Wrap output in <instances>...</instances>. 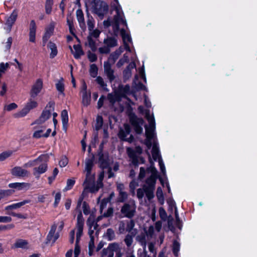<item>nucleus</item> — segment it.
Wrapping results in <instances>:
<instances>
[{
  "mask_svg": "<svg viewBox=\"0 0 257 257\" xmlns=\"http://www.w3.org/2000/svg\"><path fill=\"white\" fill-rule=\"evenodd\" d=\"M94 217L91 215L87 220V225L88 226V234L90 237H95L98 234L97 224L95 222Z\"/></svg>",
  "mask_w": 257,
  "mask_h": 257,
  "instance_id": "9b49d317",
  "label": "nucleus"
},
{
  "mask_svg": "<svg viewBox=\"0 0 257 257\" xmlns=\"http://www.w3.org/2000/svg\"><path fill=\"white\" fill-rule=\"evenodd\" d=\"M61 116L63 129L66 131L68 122V116L67 111L66 110H62V111L61 112Z\"/></svg>",
  "mask_w": 257,
  "mask_h": 257,
  "instance_id": "c9c22d12",
  "label": "nucleus"
},
{
  "mask_svg": "<svg viewBox=\"0 0 257 257\" xmlns=\"http://www.w3.org/2000/svg\"><path fill=\"white\" fill-rule=\"evenodd\" d=\"M67 25L69 26V31L70 32L73 34L74 35V33L73 32V31L74 30V26H73V23L72 20H71V18L67 17Z\"/></svg>",
  "mask_w": 257,
  "mask_h": 257,
  "instance_id": "bf43d9fd",
  "label": "nucleus"
},
{
  "mask_svg": "<svg viewBox=\"0 0 257 257\" xmlns=\"http://www.w3.org/2000/svg\"><path fill=\"white\" fill-rule=\"evenodd\" d=\"M43 83L41 79H38L32 85L30 92V97L35 98L41 92L43 88Z\"/></svg>",
  "mask_w": 257,
  "mask_h": 257,
  "instance_id": "2eb2a0df",
  "label": "nucleus"
},
{
  "mask_svg": "<svg viewBox=\"0 0 257 257\" xmlns=\"http://www.w3.org/2000/svg\"><path fill=\"white\" fill-rule=\"evenodd\" d=\"M55 26V23L52 22L46 28L45 33L43 37V45L44 46H45L50 37L53 35Z\"/></svg>",
  "mask_w": 257,
  "mask_h": 257,
  "instance_id": "6ab92c4d",
  "label": "nucleus"
},
{
  "mask_svg": "<svg viewBox=\"0 0 257 257\" xmlns=\"http://www.w3.org/2000/svg\"><path fill=\"white\" fill-rule=\"evenodd\" d=\"M123 51V48L122 47H120L117 50L110 55L108 61L110 62L111 64H114Z\"/></svg>",
  "mask_w": 257,
  "mask_h": 257,
  "instance_id": "a878e982",
  "label": "nucleus"
},
{
  "mask_svg": "<svg viewBox=\"0 0 257 257\" xmlns=\"http://www.w3.org/2000/svg\"><path fill=\"white\" fill-rule=\"evenodd\" d=\"M72 53H73L74 57L76 59H79L81 56L84 54V53L82 50V48L79 45H74L73 46V48L74 49V51H73L71 46L69 47Z\"/></svg>",
  "mask_w": 257,
  "mask_h": 257,
  "instance_id": "cd10ccee",
  "label": "nucleus"
},
{
  "mask_svg": "<svg viewBox=\"0 0 257 257\" xmlns=\"http://www.w3.org/2000/svg\"><path fill=\"white\" fill-rule=\"evenodd\" d=\"M127 198V194L126 192L123 191L119 193L118 200L119 202H124Z\"/></svg>",
  "mask_w": 257,
  "mask_h": 257,
  "instance_id": "680f3d73",
  "label": "nucleus"
},
{
  "mask_svg": "<svg viewBox=\"0 0 257 257\" xmlns=\"http://www.w3.org/2000/svg\"><path fill=\"white\" fill-rule=\"evenodd\" d=\"M36 25L34 20H32L30 22V28H29V40L30 42L32 43L35 42L36 40Z\"/></svg>",
  "mask_w": 257,
  "mask_h": 257,
  "instance_id": "412c9836",
  "label": "nucleus"
},
{
  "mask_svg": "<svg viewBox=\"0 0 257 257\" xmlns=\"http://www.w3.org/2000/svg\"><path fill=\"white\" fill-rule=\"evenodd\" d=\"M89 31V33L88 36H90V37L93 38L95 39H97V38L99 36L100 33V32L97 29H92V30Z\"/></svg>",
  "mask_w": 257,
  "mask_h": 257,
  "instance_id": "603ef678",
  "label": "nucleus"
},
{
  "mask_svg": "<svg viewBox=\"0 0 257 257\" xmlns=\"http://www.w3.org/2000/svg\"><path fill=\"white\" fill-rule=\"evenodd\" d=\"M96 82L98 84H99L100 87L104 90L107 91V89L106 88V85L103 79L100 76H98L96 78Z\"/></svg>",
  "mask_w": 257,
  "mask_h": 257,
  "instance_id": "5fc2aeb1",
  "label": "nucleus"
},
{
  "mask_svg": "<svg viewBox=\"0 0 257 257\" xmlns=\"http://www.w3.org/2000/svg\"><path fill=\"white\" fill-rule=\"evenodd\" d=\"M111 62L108 61L104 63V71L110 80L114 78L113 71L111 68Z\"/></svg>",
  "mask_w": 257,
  "mask_h": 257,
  "instance_id": "393cba45",
  "label": "nucleus"
},
{
  "mask_svg": "<svg viewBox=\"0 0 257 257\" xmlns=\"http://www.w3.org/2000/svg\"><path fill=\"white\" fill-rule=\"evenodd\" d=\"M90 240L88 244L89 254L92 255L94 248V238L95 237H90Z\"/></svg>",
  "mask_w": 257,
  "mask_h": 257,
  "instance_id": "8fccbe9b",
  "label": "nucleus"
},
{
  "mask_svg": "<svg viewBox=\"0 0 257 257\" xmlns=\"http://www.w3.org/2000/svg\"><path fill=\"white\" fill-rule=\"evenodd\" d=\"M107 98L109 102L113 104L116 101L118 100V96L116 93H109L107 96Z\"/></svg>",
  "mask_w": 257,
  "mask_h": 257,
  "instance_id": "c03bdc74",
  "label": "nucleus"
},
{
  "mask_svg": "<svg viewBox=\"0 0 257 257\" xmlns=\"http://www.w3.org/2000/svg\"><path fill=\"white\" fill-rule=\"evenodd\" d=\"M48 47L51 51L50 54V57L51 58H53L57 54V50L56 44L52 42H49L48 44Z\"/></svg>",
  "mask_w": 257,
  "mask_h": 257,
  "instance_id": "e433bc0d",
  "label": "nucleus"
},
{
  "mask_svg": "<svg viewBox=\"0 0 257 257\" xmlns=\"http://www.w3.org/2000/svg\"><path fill=\"white\" fill-rule=\"evenodd\" d=\"M90 7L92 11L101 19L108 11V6L101 0H93Z\"/></svg>",
  "mask_w": 257,
  "mask_h": 257,
  "instance_id": "423d86ee",
  "label": "nucleus"
},
{
  "mask_svg": "<svg viewBox=\"0 0 257 257\" xmlns=\"http://www.w3.org/2000/svg\"><path fill=\"white\" fill-rule=\"evenodd\" d=\"M96 41L97 39L91 38L90 36H87L85 45L86 46L89 47L92 51L95 52L97 50Z\"/></svg>",
  "mask_w": 257,
  "mask_h": 257,
  "instance_id": "bb28decb",
  "label": "nucleus"
},
{
  "mask_svg": "<svg viewBox=\"0 0 257 257\" xmlns=\"http://www.w3.org/2000/svg\"><path fill=\"white\" fill-rule=\"evenodd\" d=\"M110 201V198H104L102 199L100 205V213H102V211L104 208H105L106 207L107 204L108 202Z\"/></svg>",
  "mask_w": 257,
  "mask_h": 257,
  "instance_id": "13d9d810",
  "label": "nucleus"
},
{
  "mask_svg": "<svg viewBox=\"0 0 257 257\" xmlns=\"http://www.w3.org/2000/svg\"><path fill=\"white\" fill-rule=\"evenodd\" d=\"M28 244V242L26 240L18 239L16 240L14 246L16 248L27 249L29 247Z\"/></svg>",
  "mask_w": 257,
  "mask_h": 257,
  "instance_id": "c756f323",
  "label": "nucleus"
},
{
  "mask_svg": "<svg viewBox=\"0 0 257 257\" xmlns=\"http://www.w3.org/2000/svg\"><path fill=\"white\" fill-rule=\"evenodd\" d=\"M77 19L79 23L80 27L82 29L85 28V24L84 22V18L83 12L80 10H78L76 11Z\"/></svg>",
  "mask_w": 257,
  "mask_h": 257,
  "instance_id": "7c9ffc66",
  "label": "nucleus"
},
{
  "mask_svg": "<svg viewBox=\"0 0 257 257\" xmlns=\"http://www.w3.org/2000/svg\"><path fill=\"white\" fill-rule=\"evenodd\" d=\"M82 103L85 106H88L91 101V92L88 91V92H84L82 93Z\"/></svg>",
  "mask_w": 257,
  "mask_h": 257,
  "instance_id": "72a5a7b5",
  "label": "nucleus"
},
{
  "mask_svg": "<svg viewBox=\"0 0 257 257\" xmlns=\"http://www.w3.org/2000/svg\"><path fill=\"white\" fill-rule=\"evenodd\" d=\"M99 162L100 164L101 167L103 168H106L108 166L107 157H104L102 154L99 156Z\"/></svg>",
  "mask_w": 257,
  "mask_h": 257,
  "instance_id": "37998d69",
  "label": "nucleus"
},
{
  "mask_svg": "<svg viewBox=\"0 0 257 257\" xmlns=\"http://www.w3.org/2000/svg\"><path fill=\"white\" fill-rule=\"evenodd\" d=\"M130 121L135 132L138 134H141L143 130L142 127L144 124L143 119L136 116H132Z\"/></svg>",
  "mask_w": 257,
  "mask_h": 257,
  "instance_id": "dca6fc26",
  "label": "nucleus"
},
{
  "mask_svg": "<svg viewBox=\"0 0 257 257\" xmlns=\"http://www.w3.org/2000/svg\"><path fill=\"white\" fill-rule=\"evenodd\" d=\"M95 21L92 17H88L87 24L89 31H91L94 28Z\"/></svg>",
  "mask_w": 257,
  "mask_h": 257,
  "instance_id": "de8ad7c7",
  "label": "nucleus"
},
{
  "mask_svg": "<svg viewBox=\"0 0 257 257\" xmlns=\"http://www.w3.org/2000/svg\"><path fill=\"white\" fill-rule=\"evenodd\" d=\"M53 4V0H46L45 5V11L47 14H50L52 11V6Z\"/></svg>",
  "mask_w": 257,
  "mask_h": 257,
  "instance_id": "a18cd8bd",
  "label": "nucleus"
},
{
  "mask_svg": "<svg viewBox=\"0 0 257 257\" xmlns=\"http://www.w3.org/2000/svg\"><path fill=\"white\" fill-rule=\"evenodd\" d=\"M122 18L123 19V21L124 22V24H121L120 23L118 22L115 27L116 24L115 23V15L114 16V21L112 23V27L113 29L114 33L115 35H117L118 32L120 31L121 36L123 39L125 49L127 51L131 52V50L128 45L127 42H132V38H131L129 34L126 33L124 30V27H127V25L126 20L124 19L123 13Z\"/></svg>",
  "mask_w": 257,
  "mask_h": 257,
  "instance_id": "20e7f679",
  "label": "nucleus"
},
{
  "mask_svg": "<svg viewBox=\"0 0 257 257\" xmlns=\"http://www.w3.org/2000/svg\"><path fill=\"white\" fill-rule=\"evenodd\" d=\"M30 202L29 200H25L22 202L15 203L12 204L11 205H9L5 208L6 210H11V209H16L18 208L21 207V206L25 205L26 204L29 203Z\"/></svg>",
  "mask_w": 257,
  "mask_h": 257,
  "instance_id": "2f4dec72",
  "label": "nucleus"
},
{
  "mask_svg": "<svg viewBox=\"0 0 257 257\" xmlns=\"http://www.w3.org/2000/svg\"><path fill=\"white\" fill-rule=\"evenodd\" d=\"M131 132V128L128 124H125L124 125V129H121L119 132V137L120 139L123 141H127L130 143L132 142L133 140V137L130 135L129 138H127V136L130 135Z\"/></svg>",
  "mask_w": 257,
  "mask_h": 257,
  "instance_id": "f3484780",
  "label": "nucleus"
},
{
  "mask_svg": "<svg viewBox=\"0 0 257 257\" xmlns=\"http://www.w3.org/2000/svg\"><path fill=\"white\" fill-rule=\"evenodd\" d=\"M135 225V221L133 220H122L118 223L117 233L119 234H124L128 232L133 235L137 234V229L134 228Z\"/></svg>",
  "mask_w": 257,
  "mask_h": 257,
  "instance_id": "39448f33",
  "label": "nucleus"
},
{
  "mask_svg": "<svg viewBox=\"0 0 257 257\" xmlns=\"http://www.w3.org/2000/svg\"><path fill=\"white\" fill-rule=\"evenodd\" d=\"M13 154L12 151H5L0 154V161H3L9 157H10Z\"/></svg>",
  "mask_w": 257,
  "mask_h": 257,
  "instance_id": "09e8293b",
  "label": "nucleus"
},
{
  "mask_svg": "<svg viewBox=\"0 0 257 257\" xmlns=\"http://www.w3.org/2000/svg\"><path fill=\"white\" fill-rule=\"evenodd\" d=\"M137 206L134 201H131L123 204L120 212L123 216L128 218H133L136 213Z\"/></svg>",
  "mask_w": 257,
  "mask_h": 257,
  "instance_id": "1a4fd4ad",
  "label": "nucleus"
},
{
  "mask_svg": "<svg viewBox=\"0 0 257 257\" xmlns=\"http://www.w3.org/2000/svg\"><path fill=\"white\" fill-rule=\"evenodd\" d=\"M180 243L176 240H174L173 244V251L175 256H177L180 250Z\"/></svg>",
  "mask_w": 257,
  "mask_h": 257,
  "instance_id": "3c124183",
  "label": "nucleus"
},
{
  "mask_svg": "<svg viewBox=\"0 0 257 257\" xmlns=\"http://www.w3.org/2000/svg\"><path fill=\"white\" fill-rule=\"evenodd\" d=\"M134 235L131 234H127L124 239V241L127 247H130L133 243V238Z\"/></svg>",
  "mask_w": 257,
  "mask_h": 257,
  "instance_id": "49530a36",
  "label": "nucleus"
},
{
  "mask_svg": "<svg viewBox=\"0 0 257 257\" xmlns=\"http://www.w3.org/2000/svg\"><path fill=\"white\" fill-rule=\"evenodd\" d=\"M42 163L38 167H35L33 169V174L37 179L40 177L41 174L46 172L48 169L47 162L43 161Z\"/></svg>",
  "mask_w": 257,
  "mask_h": 257,
  "instance_id": "aec40b11",
  "label": "nucleus"
},
{
  "mask_svg": "<svg viewBox=\"0 0 257 257\" xmlns=\"http://www.w3.org/2000/svg\"><path fill=\"white\" fill-rule=\"evenodd\" d=\"M18 15V13L17 10H14L10 15V16L8 17L6 20V25H7L10 29H11L12 26L15 23Z\"/></svg>",
  "mask_w": 257,
  "mask_h": 257,
  "instance_id": "5701e85b",
  "label": "nucleus"
},
{
  "mask_svg": "<svg viewBox=\"0 0 257 257\" xmlns=\"http://www.w3.org/2000/svg\"><path fill=\"white\" fill-rule=\"evenodd\" d=\"M93 166V160L92 159H86L85 162V172H86V178L83 183L85 189H88L91 192V188L96 187L94 184L95 174L91 172Z\"/></svg>",
  "mask_w": 257,
  "mask_h": 257,
  "instance_id": "7ed1b4c3",
  "label": "nucleus"
},
{
  "mask_svg": "<svg viewBox=\"0 0 257 257\" xmlns=\"http://www.w3.org/2000/svg\"><path fill=\"white\" fill-rule=\"evenodd\" d=\"M127 153L129 157L132 160L134 164H136L138 162V154L136 152L131 148L127 149Z\"/></svg>",
  "mask_w": 257,
  "mask_h": 257,
  "instance_id": "4c0bfd02",
  "label": "nucleus"
},
{
  "mask_svg": "<svg viewBox=\"0 0 257 257\" xmlns=\"http://www.w3.org/2000/svg\"><path fill=\"white\" fill-rule=\"evenodd\" d=\"M128 56L126 54H124L122 58H121L119 61L117 62L116 65L118 67H120L128 61Z\"/></svg>",
  "mask_w": 257,
  "mask_h": 257,
  "instance_id": "864d4df0",
  "label": "nucleus"
},
{
  "mask_svg": "<svg viewBox=\"0 0 257 257\" xmlns=\"http://www.w3.org/2000/svg\"><path fill=\"white\" fill-rule=\"evenodd\" d=\"M11 173L13 175L17 177H25L29 175V172L20 167H16L12 169Z\"/></svg>",
  "mask_w": 257,
  "mask_h": 257,
  "instance_id": "4be33fe9",
  "label": "nucleus"
},
{
  "mask_svg": "<svg viewBox=\"0 0 257 257\" xmlns=\"http://www.w3.org/2000/svg\"><path fill=\"white\" fill-rule=\"evenodd\" d=\"M135 67L136 64L135 62H132L129 64L126 68L123 71L124 77L125 79H128L131 76V70Z\"/></svg>",
  "mask_w": 257,
  "mask_h": 257,
  "instance_id": "473e14b6",
  "label": "nucleus"
},
{
  "mask_svg": "<svg viewBox=\"0 0 257 257\" xmlns=\"http://www.w3.org/2000/svg\"><path fill=\"white\" fill-rule=\"evenodd\" d=\"M18 107V105L15 103H12L4 106V110L10 111L12 110L15 109Z\"/></svg>",
  "mask_w": 257,
  "mask_h": 257,
  "instance_id": "4d7b16f0",
  "label": "nucleus"
},
{
  "mask_svg": "<svg viewBox=\"0 0 257 257\" xmlns=\"http://www.w3.org/2000/svg\"><path fill=\"white\" fill-rule=\"evenodd\" d=\"M103 124V119L100 116H97L96 118V122L95 124V128L97 130H99Z\"/></svg>",
  "mask_w": 257,
  "mask_h": 257,
  "instance_id": "052dcab7",
  "label": "nucleus"
},
{
  "mask_svg": "<svg viewBox=\"0 0 257 257\" xmlns=\"http://www.w3.org/2000/svg\"><path fill=\"white\" fill-rule=\"evenodd\" d=\"M103 43L109 48L114 47L117 45V40L115 38L111 37H108L105 39L103 41Z\"/></svg>",
  "mask_w": 257,
  "mask_h": 257,
  "instance_id": "f704fd0d",
  "label": "nucleus"
},
{
  "mask_svg": "<svg viewBox=\"0 0 257 257\" xmlns=\"http://www.w3.org/2000/svg\"><path fill=\"white\" fill-rule=\"evenodd\" d=\"M98 69L95 64H92L90 66V74L93 77H95L97 74Z\"/></svg>",
  "mask_w": 257,
  "mask_h": 257,
  "instance_id": "6e6d98bb",
  "label": "nucleus"
},
{
  "mask_svg": "<svg viewBox=\"0 0 257 257\" xmlns=\"http://www.w3.org/2000/svg\"><path fill=\"white\" fill-rule=\"evenodd\" d=\"M149 159H150V162L151 164L150 167L148 169V170L150 171L152 174L151 176L147 179V180H151L152 179V181H154L155 183H156V179L157 177V170L154 166V163L153 162L152 159L150 157V154L148 153Z\"/></svg>",
  "mask_w": 257,
  "mask_h": 257,
  "instance_id": "b1692460",
  "label": "nucleus"
},
{
  "mask_svg": "<svg viewBox=\"0 0 257 257\" xmlns=\"http://www.w3.org/2000/svg\"><path fill=\"white\" fill-rule=\"evenodd\" d=\"M145 191H144V188L143 189H138L137 190V197L139 199H142L144 196V193H145Z\"/></svg>",
  "mask_w": 257,
  "mask_h": 257,
  "instance_id": "774afa93",
  "label": "nucleus"
},
{
  "mask_svg": "<svg viewBox=\"0 0 257 257\" xmlns=\"http://www.w3.org/2000/svg\"><path fill=\"white\" fill-rule=\"evenodd\" d=\"M84 219L83 218L81 212L80 211L77 217V223L75 228L72 230L70 232V242L73 243L74 240L75 234L76 233V239L74 249V257H77L80 253V247L78 243L80 240L81 237L83 234V230L84 226Z\"/></svg>",
  "mask_w": 257,
  "mask_h": 257,
  "instance_id": "f03ea898",
  "label": "nucleus"
},
{
  "mask_svg": "<svg viewBox=\"0 0 257 257\" xmlns=\"http://www.w3.org/2000/svg\"><path fill=\"white\" fill-rule=\"evenodd\" d=\"M98 51L100 54H108L110 52V48L105 45L98 49Z\"/></svg>",
  "mask_w": 257,
  "mask_h": 257,
  "instance_id": "0e129e2a",
  "label": "nucleus"
},
{
  "mask_svg": "<svg viewBox=\"0 0 257 257\" xmlns=\"http://www.w3.org/2000/svg\"><path fill=\"white\" fill-rule=\"evenodd\" d=\"M145 114L146 117L149 122V125H146L145 126L146 131L145 134L146 137L145 143L148 147V149H151L152 146L153 145L152 151V157L154 161H157L158 160L160 170L163 175H165V166L161 158L159 148V144L156 139L155 118L154 116L153 115H151L149 113V111L148 110L146 111Z\"/></svg>",
  "mask_w": 257,
  "mask_h": 257,
  "instance_id": "f257e3e1",
  "label": "nucleus"
},
{
  "mask_svg": "<svg viewBox=\"0 0 257 257\" xmlns=\"http://www.w3.org/2000/svg\"><path fill=\"white\" fill-rule=\"evenodd\" d=\"M49 156L48 154H43L40 156L37 159L31 160L27 162L24 165V167H31L35 166L37 165H38L40 163L42 162L43 161L47 162L48 161Z\"/></svg>",
  "mask_w": 257,
  "mask_h": 257,
  "instance_id": "a211bd4d",
  "label": "nucleus"
},
{
  "mask_svg": "<svg viewBox=\"0 0 257 257\" xmlns=\"http://www.w3.org/2000/svg\"><path fill=\"white\" fill-rule=\"evenodd\" d=\"M87 56L89 60L91 62H95L97 60V56L96 54L90 51L87 52Z\"/></svg>",
  "mask_w": 257,
  "mask_h": 257,
  "instance_id": "69168bd1",
  "label": "nucleus"
},
{
  "mask_svg": "<svg viewBox=\"0 0 257 257\" xmlns=\"http://www.w3.org/2000/svg\"><path fill=\"white\" fill-rule=\"evenodd\" d=\"M75 182V181L74 179H68L67 181V185H66V186L65 187L64 190L67 191V190L71 189L72 188V187H73V186L74 185Z\"/></svg>",
  "mask_w": 257,
  "mask_h": 257,
  "instance_id": "e2e57ef3",
  "label": "nucleus"
},
{
  "mask_svg": "<svg viewBox=\"0 0 257 257\" xmlns=\"http://www.w3.org/2000/svg\"><path fill=\"white\" fill-rule=\"evenodd\" d=\"M68 159L66 157L63 156L61 158V160L59 162V165L61 167H64L68 164Z\"/></svg>",
  "mask_w": 257,
  "mask_h": 257,
  "instance_id": "338daca9",
  "label": "nucleus"
},
{
  "mask_svg": "<svg viewBox=\"0 0 257 257\" xmlns=\"http://www.w3.org/2000/svg\"><path fill=\"white\" fill-rule=\"evenodd\" d=\"M156 196L158 199L159 202L163 204L164 202V198L162 189L161 187L157 188Z\"/></svg>",
  "mask_w": 257,
  "mask_h": 257,
  "instance_id": "a19ab883",
  "label": "nucleus"
},
{
  "mask_svg": "<svg viewBox=\"0 0 257 257\" xmlns=\"http://www.w3.org/2000/svg\"><path fill=\"white\" fill-rule=\"evenodd\" d=\"M104 177V172H102L100 173L98 176V180L96 184V187H92L91 188V192L95 193L98 191L99 189L102 187V181Z\"/></svg>",
  "mask_w": 257,
  "mask_h": 257,
  "instance_id": "c85d7f7f",
  "label": "nucleus"
},
{
  "mask_svg": "<svg viewBox=\"0 0 257 257\" xmlns=\"http://www.w3.org/2000/svg\"><path fill=\"white\" fill-rule=\"evenodd\" d=\"M56 87L57 90L59 91V93L64 95V84L63 83V79L61 78L56 84Z\"/></svg>",
  "mask_w": 257,
  "mask_h": 257,
  "instance_id": "58836bf2",
  "label": "nucleus"
},
{
  "mask_svg": "<svg viewBox=\"0 0 257 257\" xmlns=\"http://www.w3.org/2000/svg\"><path fill=\"white\" fill-rule=\"evenodd\" d=\"M115 4L112 5L113 10L115 11L116 14L115 15V23L117 24L118 22L121 24H124L122 17L123 16V11L121 7L118 3V0H114ZM117 24H115V26Z\"/></svg>",
  "mask_w": 257,
  "mask_h": 257,
  "instance_id": "4468645a",
  "label": "nucleus"
},
{
  "mask_svg": "<svg viewBox=\"0 0 257 257\" xmlns=\"http://www.w3.org/2000/svg\"><path fill=\"white\" fill-rule=\"evenodd\" d=\"M104 236L108 240H113L115 238V233L113 229L108 228L104 234Z\"/></svg>",
  "mask_w": 257,
  "mask_h": 257,
  "instance_id": "79ce46f5",
  "label": "nucleus"
},
{
  "mask_svg": "<svg viewBox=\"0 0 257 257\" xmlns=\"http://www.w3.org/2000/svg\"><path fill=\"white\" fill-rule=\"evenodd\" d=\"M116 257H121V247L116 242L110 243L108 247L102 250L101 257H113L114 253Z\"/></svg>",
  "mask_w": 257,
  "mask_h": 257,
  "instance_id": "0eeeda50",
  "label": "nucleus"
},
{
  "mask_svg": "<svg viewBox=\"0 0 257 257\" xmlns=\"http://www.w3.org/2000/svg\"><path fill=\"white\" fill-rule=\"evenodd\" d=\"M154 181L151 180H147L146 184L144 185V189L145 192L147 197L149 200H151L154 198V191L155 187Z\"/></svg>",
  "mask_w": 257,
  "mask_h": 257,
  "instance_id": "f8f14e48",
  "label": "nucleus"
},
{
  "mask_svg": "<svg viewBox=\"0 0 257 257\" xmlns=\"http://www.w3.org/2000/svg\"><path fill=\"white\" fill-rule=\"evenodd\" d=\"M57 225L56 224H53L47 236L46 242L47 244L51 243L54 244L56 240L59 238V234L58 232H56V229Z\"/></svg>",
  "mask_w": 257,
  "mask_h": 257,
  "instance_id": "ddd939ff",
  "label": "nucleus"
},
{
  "mask_svg": "<svg viewBox=\"0 0 257 257\" xmlns=\"http://www.w3.org/2000/svg\"><path fill=\"white\" fill-rule=\"evenodd\" d=\"M34 98H31L30 97V98L24 108L22 110L14 113L13 116L16 118L25 117L31 109L36 108L38 106V102L34 100Z\"/></svg>",
  "mask_w": 257,
  "mask_h": 257,
  "instance_id": "6e6552de",
  "label": "nucleus"
},
{
  "mask_svg": "<svg viewBox=\"0 0 257 257\" xmlns=\"http://www.w3.org/2000/svg\"><path fill=\"white\" fill-rule=\"evenodd\" d=\"M54 102H49L45 109L43 111L41 116L36 121L37 123H42L48 119L51 116L52 113L54 111Z\"/></svg>",
  "mask_w": 257,
  "mask_h": 257,
  "instance_id": "9d476101",
  "label": "nucleus"
},
{
  "mask_svg": "<svg viewBox=\"0 0 257 257\" xmlns=\"http://www.w3.org/2000/svg\"><path fill=\"white\" fill-rule=\"evenodd\" d=\"M29 186L28 184L25 183H14L9 185L10 188H17L18 189H21L23 187H26Z\"/></svg>",
  "mask_w": 257,
  "mask_h": 257,
  "instance_id": "ea45409f",
  "label": "nucleus"
}]
</instances>
